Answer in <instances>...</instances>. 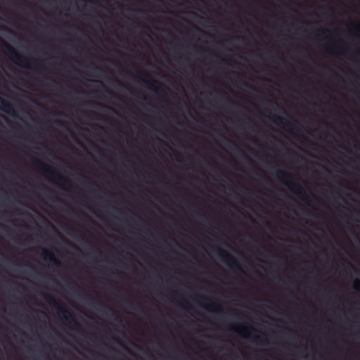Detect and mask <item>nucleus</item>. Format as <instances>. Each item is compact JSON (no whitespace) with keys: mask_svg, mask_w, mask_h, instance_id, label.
Returning <instances> with one entry per match:
<instances>
[{"mask_svg":"<svg viewBox=\"0 0 360 360\" xmlns=\"http://www.w3.org/2000/svg\"><path fill=\"white\" fill-rule=\"evenodd\" d=\"M243 360H248V186H243Z\"/></svg>","mask_w":360,"mask_h":360,"instance_id":"f257e3e1","label":"nucleus"},{"mask_svg":"<svg viewBox=\"0 0 360 360\" xmlns=\"http://www.w3.org/2000/svg\"><path fill=\"white\" fill-rule=\"evenodd\" d=\"M276 176L280 181L285 184L297 197L311 205L312 198L306 193L304 188L299 183L292 181L294 176L290 173L283 170H278L276 172Z\"/></svg>","mask_w":360,"mask_h":360,"instance_id":"f03ea898","label":"nucleus"},{"mask_svg":"<svg viewBox=\"0 0 360 360\" xmlns=\"http://www.w3.org/2000/svg\"><path fill=\"white\" fill-rule=\"evenodd\" d=\"M33 165L47 174L50 178L55 180L58 185L62 186L64 189L70 190L72 187V184L69 179L61 175L56 170L51 167L50 166L44 164L38 159L32 160Z\"/></svg>","mask_w":360,"mask_h":360,"instance_id":"7ed1b4c3","label":"nucleus"},{"mask_svg":"<svg viewBox=\"0 0 360 360\" xmlns=\"http://www.w3.org/2000/svg\"><path fill=\"white\" fill-rule=\"evenodd\" d=\"M4 46L6 48L9 58L18 66L34 70H37L41 68L37 63V60H31L18 53L11 46L4 41Z\"/></svg>","mask_w":360,"mask_h":360,"instance_id":"20e7f679","label":"nucleus"},{"mask_svg":"<svg viewBox=\"0 0 360 360\" xmlns=\"http://www.w3.org/2000/svg\"><path fill=\"white\" fill-rule=\"evenodd\" d=\"M44 299L51 304V306L58 311V315L64 320L72 323L75 328H79V323L75 319L71 311L62 305L55 297L50 295H44Z\"/></svg>","mask_w":360,"mask_h":360,"instance_id":"39448f33","label":"nucleus"},{"mask_svg":"<svg viewBox=\"0 0 360 360\" xmlns=\"http://www.w3.org/2000/svg\"><path fill=\"white\" fill-rule=\"evenodd\" d=\"M137 75L139 78L141 79L150 89L154 91L157 95L162 96L165 94V89L162 84L153 79L147 72L139 70L137 72Z\"/></svg>","mask_w":360,"mask_h":360,"instance_id":"423d86ee","label":"nucleus"},{"mask_svg":"<svg viewBox=\"0 0 360 360\" xmlns=\"http://www.w3.org/2000/svg\"><path fill=\"white\" fill-rule=\"evenodd\" d=\"M264 112L265 116H268L274 123L287 127H295V125L290 121L286 120L284 117L278 115L276 114H273L269 110H266L263 111Z\"/></svg>","mask_w":360,"mask_h":360,"instance_id":"0eeeda50","label":"nucleus"},{"mask_svg":"<svg viewBox=\"0 0 360 360\" xmlns=\"http://www.w3.org/2000/svg\"><path fill=\"white\" fill-rule=\"evenodd\" d=\"M201 299L203 301L207 302L205 305H202L207 310L214 312L216 314H222L224 312L223 307L221 304L217 301H214L210 298L202 296Z\"/></svg>","mask_w":360,"mask_h":360,"instance_id":"6e6552de","label":"nucleus"},{"mask_svg":"<svg viewBox=\"0 0 360 360\" xmlns=\"http://www.w3.org/2000/svg\"><path fill=\"white\" fill-rule=\"evenodd\" d=\"M217 255L221 260L224 262L228 266L232 268L236 264V260L235 257L229 253L225 250L220 248H217Z\"/></svg>","mask_w":360,"mask_h":360,"instance_id":"1a4fd4ad","label":"nucleus"},{"mask_svg":"<svg viewBox=\"0 0 360 360\" xmlns=\"http://www.w3.org/2000/svg\"><path fill=\"white\" fill-rule=\"evenodd\" d=\"M0 110L12 116L16 115L15 109L13 104L0 96Z\"/></svg>","mask_w":360,"mask_h":360,"instance_id":"9d476101","label":"nucleus"},{"mask_svg":"<svg viewBox=\"0 0 360 360\" xmlns=\"http://www.w3.org/2000/svg\"><path fill=\"white\" fill-rule=\"evenodd\" d=\"M229 101V94L225 91L217 90L216 94L214 96L213 102L215 103H219L221 101Z\"/></svg>","mask_w":360,"mask_h":360,"instance_id":"9b49d317","label":"nucleus"},{"mask_svg":"<svg viewBox=\"0 0 360 360\" xmlns=\"http://www.w3.org/2000/svg\"><path fill=\"white\" fill-rule=\"evenodd\" d=\"M42 254L44 256L45 259H49L50 262H53L56 266H59L60 264V261L56 259L54 256L53 253L49 250L44 248L42 250Z\"/></svg>","mask_w":360,"mask_h":360,"instance_id":"f8f14e48","label":"nucleus"},{"mask_svg":"<svg viewBox=\"0 0 360 360\" xmlns=\"http://www.w3.org/2000/svg\"><path fill=\"white\" fill-rule=\"evenodd\" d=\"M252 2V1H250V0H249V18L251 15L250 11H251V8H252V4H251ZM251 25H252L251 22L249 20V28L250 27ZM250 38H251V33H250V31L249 30V41L250 40ZM250 55V50L249 49V56ZM251 69H252L251 65L249 63V82L251 81V75H250V70H251ZM249 89H252V86H251L250 83H249Z\"/></svg>","mask_w":360,"mask_h":360,"instance_id":"ddd939ff","label":"nucleus"},{"mask_svg":"<svg viewBox=\"0 0 360 360\" xmlns=\"http://www.w3.org/2000/svg\"><path fill=\"white\" fill-rule=\"evenodd\" d=\"M257 339L262 345L269 343L268 335L266 333H261L260 335L257 337Z\"/></svg>","mask_w":360,"mask_h":360,"instance_id":"4468645a","label":"nucleus"},{"mask_svg":"<svg viewBox=\"0 0 360 360\" xmlns=\"http://www.w3.org/2000/svg\"><path fill=\"white\" fill-rule=\"evenodd\" d=\"M250 183V176L249 175V184ZM250 198V188H249V199ZM251 210V207H250V205H249V211ZM248 220H249V224L250 223H252V219L251 218V217L249 215V218H248ZM251 238V235H250V231H249V240H250ZM250 252V248H249V252Z\"/></svg>","mask_w":360,"mask_h":360,"instance_id":"2eb2a0df","label":"nucleus"},{"mask_svg":"<svg viewBox=\"0 0 360 360\" xmlns=\"http://www.w3.org/2000/svg\"><path fill=\"white\" fill-rule=\"evenodd\" d=\"M265 54H266V56H268V57H269V58H274L275 57V54H274V53L272 51H271V50H268V51H266V52L265 53Z\"/></svg>","mask_w":360,"mask_h":360,"instance_id":"dca6fc26","label":"nucleus"},{"mask_svg":"<svg viewBox=\"0 0 360 360\" xmlns=\"http://www.w3.org/2000/svg\"><path fill=\"white\" fill-rule=\"evenodd\" d=\"M219 63L221 64V65H227L228 64L227 60H225V59H221L220 60Z\"/></svg>","mask_w":360,"mask_h":360,"instance_id":"f3484780","label":"nucleus"},{"mask_svg":"<svg viewBox=\"0 0 360 360\" xmlns=\"http://www.w3.org/2000/svg\"><path fill=\"white\" fill-rule=\"evenodd\" d=\"M248 278H249V300H250V274L248 276ZM250 309L249 308V310Z\"/></svg>","mask_w":360,"mask_h":360,"instance_id":"a211bd4d","label":"nucleus"},{"mask_svg":"<svg viewBox=\"0 0 360 360\" xmlns=\"http://www.w3.org/2000/svg\"><path fill=\"white\" fill-rule=\"evenodd\" d=\"M248 328H249V339L250 338V330L252 329V326L250 325V320L249 319V326H248Z\"/></svg>","mask_w":360,"mask_h":360,"instance_id":"6ab92c4d","label":"nucleus"},{"mask_svg":"<svg viewBox=\"0 0 360 360\" xmlns=\"http://www.w3.org/2000/svg\"><path fill=\"white\" fill-rule=\"evenodd\" d=\"M184 307L185 308H186V309H189V308H190V305H189L188 303H186V304H184Z\"/></svg>","mask_w":360,"mask_h":360,"instance_id":"aec40b11","label":"nucleus"},{"mask_svg":"<svg viewBox=\"0 0 360 360\" xmlns=\"http://www.w3.org/2000/svg\"><path fill=\"white\" fill-rule=\"evenodd\" d=\"M354 288L360 290V282L359 283V286H354Z\"/></svg>","mask_w":360,"mask_h":360,"instance_id":"412c9836","label":"nucleus"},{"mask_svg":"<svg viewBox=\"0 0 360 360\" xmlns=\"http://www.w3.org/2000/svg\"><path fill=\"white\" fill-rule=\"evenodd\" d=\"M248 164H249V168L250 167V165H252V161L250 160V158H249V162H248Z\"/></svg>","mask_w":360,"mask_h":360,"instance_id":"4be33fe9","label":"nucleus"},{"mask_svg":"<svg viewBox=\"0 0 360 360\" xmlns=\"http://www.w3.org/2000/svg\"><path fill=\"white\" fill-rule=\"evenodd\" d=\"M248 265H249V269H250V266H252L251 264V262H250V259H249V263H248Z\"/></svg>","mask_w":360,"mask_h":360,"instance_id":"5701e85b","label":"nucleus"},{"mask_svg":"<svg viewBox=\"0 0 360 360\" xmlns=\"http://www.w3.org/2000/svg\"><path fill=\"white\" fill-rule=\"evenodd\" d=\"M91 2L96 3L98 1V0H89Z\"/></svg>","mask_w":360,"mask_h":360,"instance_id":"b1692460","label":"nucleus"},{"mask_svg":"<svg viewBox=\"0 0 360 360\" xmlns=\"http://www.w3.org/2000/svg\"><path fill=\"white\" fill-rule=\"evenodd\" d=\"M107 91H108L110 94H112V91H110L107 90Z\"/></svg>","mask_w":360,"mask_h":360,"instance_id":"393cba45","label":"nucleus"},{"mask_svg":"<svg viewBox=\"0 0 360 360\" xmlns=\"http://www.w3.org/2000/svg\"><path fill=\"white\" fill-rule=\"evenodd\" d=\"M99 105L102 106V107H104V108H107L105 105H101V104H98Z\"/></svg>","mask_w":360,"mask_h":360,"instance_id":"a878e982","label":"nucleus"},{"mask_svg":"<svg viewBox=\"0 0 360 360\" xmlns=\"http://www.w3.org/2000/svg\"><path fill=\"white\" fill-rule=\"evenodd\" d=\"M322 32H323H323H328V30H326L322 31Z\"/></svg>","mask_w":360,"mask_h":360,"instance_id":"bb28decb","label":"nucleus"},{"mask_svg":"<svg viewBox=\"0 0 360 360\" xmlns=\"http://www.w3.org/2000/svg\"><path fill=\"white\" fill-rule=\"evenodd\" d=\"M248 151H249V154H250L251 152V148L250 147H249Z\"/></svg>","mask_w":360,"mask_h":360,"instance_id":"cd10ccee","label":"nucleus"},{"mask_svg":"<svg viewBox=\"0 0 360 360\" xmlns=\"http://www.w3.org/2000/svg\"><path fill=\"white\" fill-rule=\"evenodd\" d=\"M295 155H297L298 157V155L297 154L295 153ZM299 158H300L301 159H303V157H300L299 156Z\"/></svg>","mask_w":360,"mask_h":360,"instance_id":"c85d7f7f","label":"nucleus"},{"mask_svg":"<svg viewBox=\"0 0 360 360\" xmlns=\"http://www.w3.org/2000/svg\"><path fill=\"white\" fill-rule=\"evenodd\" d=\"M265 178H266V179H267V181H268L269 182H270V181H271L269 180V179H268L266 176Z\"/></svg>","mask_w":360,"mask_h":360,"instance_id":"c756f323","label":"nucleus"},{"mask_svg":"<svg viewBox=\"0 0 360 360\" xmlns=\"http://www.w3.org/2000/svg\"><path fill=\"white\" fill-rule=\"evenodd\" d=\"M70 229L71 231H75V230H74L72 228H70Z\"/></svg>","mask_w":360,"mask_h":360,"instance_id":"7c9ffc66","label":"nucleus"},{"mask_svg":"<svg viewBox=\"0 0 360 360\" xmlns=\"http://www.w3.org/2000/svg\"><path fill=\"white\" fill-rule=\"evenodd\" d=\"M248 140H249V142H250V136H249V138H248Z\"/></svg>","mask_w":360,"mask_h":360,"instance_id":"2f4dec72","label":"nucleus"}]
</instances>
